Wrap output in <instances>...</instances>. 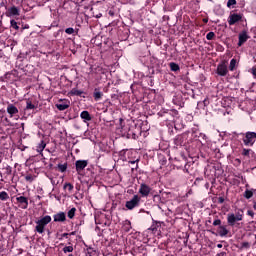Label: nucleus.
Instances as JSON below:
<instances>
[{
    "instance_id": "473e14b6",
    "label": "nucleus",
    "mask_w": 256,
    "mask_h": 256,
    "mask_svg": "<svg viewBox=\"0 0 256 256\" xmlns=\"http://www.w3.org/2000/svg\"><path fill=\"white\" fill-rule=\"evenodd\" d=\"M241 247L242 249H249V247H251V244H249V242H243Z\"/></svg>"
},
{
    "instance_id": "0eeeda50",
    "label": "nucleus",
    "mask_w": 256,
    "mask_h": 256,
    "mask_svg": "<svg viewBox=\"0 0 256 256\" xmlns=\"http://www.w3.org/2000/svg\"><path fill=\"white\" fill-rule=\"evenodd\" d=\"M88 162L87 160H78L76 161V171L77 173H81L85 167H87Z\"/></svg>"
},
{
    "instance_id": "f257e3e1",
    "label": "nucleus",
    "mask_w": 256,
    "mask_h": 256,
    "mask_svg": "<svg viewBox=\"0 0 256 256\" xmlns=\"http://www.w3.org/2000/svg\"><path fill=\"white\" fill-rule=\"evenodd\" d=\"M50 221H51V216H49V215H46V216L42 217L41 219L37 220L35 231H37V233H40V234L45 233V227H47V225H49Z\"/></svg>"
},
{
    "instance_id": "2eb2a0df",
    "label": "nucleus",
    "mask_w": 256,
    "mask_h": 256,
    "mask_svg": "<svg viewBox=\"0 0 256 256\" xmlns=\"http://www.w3.org/2000/svg\"><path fill=\"white\" fill-rule=\"evenodd\" d=\"M81 119H83L84 123H87V121H91V114H89L88 111H83L80 114Z\"/></svg>"
},
{
    "instance_id": "79ce46f5",
    "label": "nucleus",
    "mask_w": 256,
    "mask_h": 256,
    "mask_svg": "<svg viewBox=\"0 0 256 256\" xmlns=\"http://www.w3.org/2000/svg\"><path fill=\"white\" fill-rule=\"evenodd\" d=\"M218 249H221L223 247V244H217Z\"/></svg>"
},
{
    "instance_id": "4be33fe9",
    "label": "nucleus",
    "mask_w": 256,
    "mask_h": 256,
    "mask_svg": "<svg viewBox=\"0 0 256 256\" xmlns=\"http://www.w3.org/2000/svg\"><path fill=\"white\" fill-rule=\"evenodd\" d=\"M10 25L13 29H15L16 31H19V25H17V22L15 20H11Z\"/></svg>"
},
{
    "instance_id": "c756f323",
    "label": "nucleus",
    "mask_w": 256,
    "mask_h": 256,
    "mask_svg": "<svg viewBox=\"0 0 256 256\" xmlns=\"http://www.w3.org/2000/svg\"><path fill=\"white\" fill-rule=\"evenodd\" d=\"M65 33H67V35H73V33H75V29L73 28H67L65 30Z\"/></svg>"
},
{
    "instance_id": "37998d69",
    "label": "nucleus",
    "mask_w": 256,
    "mask_h": 256,
    "mask_svg": "<svg viewBox=\"0 0 256 256\" xmlns=\"http://www.w3.org/2000/svg\"><path fill=\"white\" fill-rule=\"evenodd\" d=\"M102 15L101 14H98L96 15V18L99 19Z\"/></svg>"
},
{
    "instance_id": "c03bdc74",
    "label": "nucleus",
    "mask_w": 256,
    "mask_h": 256,
    "mask_svg": "<svg viewBox=\"0 0 256 256\" xmlns=\"http://www.w3.org/2000/svg\"><path fill=\"white\" fill-rule=\"evenodd\" d=\"M203 21H204V23H207L208 20L207 19H203Z\"/></svg>"
},
{
    "instance_id": "1a4fd4ad",
    "label": "nucleus",
    "mask_w": 256,
    "mask_h": 256,
    "mask_svg": "<svg viewBox=\"0 0 256 256\" xmlns=\"http://www.w3.org/2000/svg\"><path fill=\"white\" fill-rule=\"evenodd\" d=\"M217 73L218 75H220L221 77H225V75H227L228 70H227V65L225 64H220L217 67Z\"/></svg>"
},
{
    "instance_id": "6ab92c4d",
    "label": "nucleus",
    "mask_w": 256,
    "mask_h": 256,
    "mask_svg": "<svg viewBox=\"0 0 256 256\" xmlns=\"http://www.w3.org/2000/svg\"><path fill=\"white\" fill-rule=\"evenodd\" d=\"M236 65H237V60L232 59V60L230 61V66H229L230 71H234Z\"/></svg>"
},
{
    "instance_id": "a18cd8bd",
    "label": "nucleus",
    "mask_w": 256,
    "mask_h": 256,
    "mask_svg": "<svg viewBox=\"0 0 256 256\" xmlns=\"http://www.w3.org/2000/svg\"><path fill=\"white\" fill-rule=\"evenodd\" d=\"M24 29H29V26H25Z\"/></svg>"
},
{
    "instance_id": "f3484780",
    "label": "nucleus",
    "mask_w": 256,
    "mask_h": 256,
    "mask_svg": "<svg viewBox=\"0 0 256 256\" xmlns=\"http://www.w3.org/2000/svg\"><path fill=\"white\" fill-rule=\"evenodd\" d=\"M7 199H9V194H7L5 191L0 192V200L7 201Z\"/></svg>"
},
{
    "instance_id": "9d476101",
    "label": "nucleus",
    "mask_w": 256,
    "mask_h": 256,
    "mask_svg": "<svg viewBox=\"0 0 256 256\" xmlns=\"http://www.w3.org/2000/svg\"><path fill=\"white\" fill-rule=\"evenodd\" d=\"M69 101L67 100H60L58 104H56V107L59 111H65V109H69Z\"/></svg>"
},
{
    "instance_id": "39448f33",
    "label": "nucleus",
    "mask_w": 256,
    "mask_h": 256,
    "mask_svg": "<svg viewBox=\"0 0 256 256\" xmlns=\"http://www.w3.org/2000/svg\"><path fill=\"white\" fill-rule=\"evenodd\" d=\"M139 193L142 195V197H147L151 193V187H149L147 184H141Z\"/></svg>"
},
{
    "instance_id": "20e7f679",
    "label": "nucleus",
    "mask_w": 256,
    "mask_h": 256,
    "mask_svg": "<svg viewBox=\"0 0 256 256\" xmlns=\"http://www.w3.org/2000/svg\"><path fill=\"white\" fill-rule=\"evenodd\" d=\"M141 201V198H139L138 195H134L133 198L126 202V208L130 211L135 209V207L139 206V202Z\"/></svg>"
},
{
    "instance_id": "2f4dec72",
    "label": "nucleus",
    "mask_w": 256,
    "mask_h": 256,
    "mask_svg": "<svg viewBox=\"0 0 256 256\" xmlns=\"http://www.w3.org/2000/svg\"><path fill=\"white\" fill-rule=\"evenodd\" d=\"M25 180L28 181L29 183H33L34 178L32 175H27L25 176Z\"/></svg>"
},
{
    "instance_id": "9b49d317",
    "label": "nucleus",
    "mask_w": 256,
    "mask_h": 256,
    "mask_svg": "<svg viewBox=\"0 0 256 256\" xmlns=\"http://www.w3.org/2000/svg\"><path fill=\"white\" fill-rule=\"evenodd\" d=\"M7 113L10 115V117H13L14 115H17V113H19V109H17L13 104H8Z\"/></svg>"
},
{
    "instance_id": "423d86ee",
    "label": "nucleus",
    "mask_w": 256,
    "mask_h": 256,
    "mask_svg": "<svg viewBox=\"0 0 256 256\" xmlns=\"http://www.w3.org/2000/svg\"><path fill=\"white\" fill-rule=\"evenodd\" d=\"M16 201L18 203H20L21 209H27V207L29 206V201L27 200V198L25 196L17 197Z\"/></svg>"
},
{
    "instance_id": "f8f14e48",
    "label": "nucleus",
    "mask_w": 256,
    "mask_h": 256,
    "mask_svg": "<svg viewBox=\"0 0 256 256\" xmlns=\"http://www.w3.org/2000/svg\"><path fill=\"white\" fill-rule=\"evenodd\" d=\"M7 15L8 17L19 16V8L15 6L10 7L7 11Z\"/></svg>"
},
{
    "instance_id": "e433bc0d",
    "label": "nucleus",
    "mask_w": 256,
    "mask_h": 256,
    "mask_svg": "<svg viewBox=\"0 0 256 256\" xmlns=\"http://www.w3.org/2000/svg\"><path fill=\"white\" fill-rule=\"evenodd\" d=\"M69 236V233H64L61 235V237L59 238L60 240L63 239V237H68Z\"/></svg>"
},
{
    "instance_id": "c9c22d12",
    "label": "nucleus",
    "mask_w": 256,
    "mask_h": 256,
    "mask_svg": "<svg viewBox=\"0 0 256 256\" xmlns=\"http://www.w3.org/2000/svg\"><path fill=\"white\" fill-rule=\"evenodd\" d=\"M213 225L215 227H217V225H221V220H219V219L214 220Z\"/></svg>"
},
{
    "instance_id": "ddd939ff",
    "label": "nucleus",
    "mask_w": 256,
    "mask_h": 256,
    "mask_svg": "<svg viewBox=\"0 0 256 256\" xmlns=\"http://www.w3.org/2000/svg\"><path fill=\"white\" fill-rule=\"evenodd\" d=\"M247 39H249V36L247 35V32H242L239 34V42L238 46L241 47L243 43L247 42Z\"/></svg>"
},
{
    "instance_id": "c85d7f7f",
    "label": "nucleus",
    "mask_w": 256,
    "mask_h": 256,
    "mask_svg": "<svg viewBox=\"0 0 256 256\" xmlns=\"http://www.w3.org/2000/svg\"><path fill=\"white\" fill-rule=\"evenodd\" d=\"M64 189H68V191H73V185L71 183H66L64 185Z\"/></svg>"
},
{
    "instance_id": "58836bf2",
    "label": "nucleus",
    "mask_w": 256,
    "mask_h": 256,
    "mask_svg": "<svg viewBox=\"0 0 256 256\" xmlns=\"http://www.w3.org/2000/svg\"><path fill=\"white\" fill-rule=\"evenodd\" d=\"M252 73H253L254 77H256V68H253Z\"/></svg>"
},
{
    "instance_id": "7ed1b4c3",
    "label": "nucleus",
    "mask_w": 256,
    "mask_h": 256,
    "mask_svg": "<svg viewBox=\"0 0 256 256\" xmlns=\"http://www.w3.org/2000/svg\"><path fill=\"white\" fill-rule=\"evenodd\" d=\"M256 140L255 132H247L243 138V143L247 146H252Z\"/></svg>"
},
{
    "instance_id": "4c0bfd02",
    "label": "nucleus",
    "mask_w": 256,
    "mask_h": 256,
    "mask_svg": "<svg viewBox=\"0 0 256 256\" xmlns=\"http://www.w3.org/2000/svg\"><path fill=\"white\" fill-rule=\"evenodd\" d=\"M247 214L250 215V217H253V215H255V213H253V211H251V210H249V211L247 212Z\"/></svg>"
},
{
    "instance_id": "4468645a",
    "label": "nucleus",
    "mask_w": 256,
    "mask_h": 256,
    "mask_svg": "<svg viewBox=\"0 0 256 256\" xmlns=\"http://www.w3.org/2000/svg\"><path fill=\"white\" fill-rule=\"evenodd\" d=\"M66 216L64 212H60L54 215V221L55 222H63L65 221Z\"/></svg>"
},
{
    "instance_id": "49530a36",
    "label": "nucleus",
    "mask_w": 256,
    "mask_h": 256,
    "mask_svg": "<svg viewBox=\"0 0 256 256\" xmlns=\"http://www.w3.org/2000/svg\"><path fill=\"white\" fill-rule=\"evenodd\" d=\"M70 235H75V232L70 233Z\"/></svg>"
},
{
    "instance_id": "f03ea898",
    "label": "nucleus",
    "mask_w": 256,
    "mask_h": 256,
    "mask_svg": "<svg viewBox=\"0 0 256 256\" xmlns=\"http://www.w3.org/2000/svg\"><path fill=\"white\" fill-rule=\"evenodd\" d=\"M228 225L233 227L237 221H243V211L237 212L236 214L229 213L227 215Z\"/></svg>"
},
{
    "instance_id": "de8ad7c7",
    "label": "nucleus",
    "mask_w": 256,
    "mask_h": 256,
    "mask_svg": "<svg viewBox=\"0 0 256 256\" xmlns=\"http://www.w3.org/2000/svg\"><path fill=\"white\" fill-rule=\"evenodd\" d=\"M131 163H135V161H131Z\"/></svg>"
},
{
    "instance_id": "a211bd4d",
    "label": "nucleus",
    "mask_w": 256,
    "mask_h": 256,
    "mask_svg": "<svg viewBox=\"0 0 256 256\" xmlns=\"http://www.w3.org/2000/svg\"><path fill=\"white\" fill-rule=\"evenodd\" d=\"M47 147V144H45L43 141L37 146V152L42 153V151Z\"/></svg>"
},
{
    "instance_id": "6e6552de",
    "label": "nucleus",
    "mask_w": 256,
    "mask_h": 256,
    "mask_svg": "<svg viewBox=\"0 0 256 256\" xmlns=\"http://www.w3.org/2000/svg\"><path fill=\"white\" fill-rule=\"evenodd\" d=\"M238 21H241V15L239 14H231L228 18L229 25H235Z\"/></svg>"
},
{
    "instance_id": "7c9ffc66",
    "label": "nucleus",
    "mask_w": 256,
    "mask_h": 256,
    "mask_svg": "<svg viewBox=\"0 0 256 256\" xmlns=\"http://www.w3.org/2000/svg\"><path fill=\"white\" fill-rule=\"evenodd\" d=\"M237 1L236 0H228L227 2V7H231L233 5H236Z\"/></svg>"
},
{
    "instance_id": "b1692460",
    "label": "nucleus",
    "mask_w": 256,
    "mask_h": 256,
    "mask_svg": "<svg viewBox=\"0 0 256 256\" xmlns=\"http://www.w3.org/2000/svg\"><path fill=\"white\" fill-rule=\"evenodd\" d=\"M63 251L64 253H73V246H65Z\"/></svg>"
},
{
    "instance_id": "a19ab883",
    "label": "nucleus",
    "mask_w": 256,
    "mask_h": 256,
    "mask_svg": "<svg viewBox=\"0 0 256 256\" xmlns=\"http://www.w3.org/2000/svg\"><path fill=\"white\" fill-rule=\"evenodd\" d=\"M225 200L223 198H219V203H223Z\"/></svg>"
},
{
    "instance_id": "bb28decb",
    "label": "nucleus",
    "mask_w": 256,
    "mask_h": 256,
    "mask_svg": "<svg viewBox=\"0 0 256 256\" xmlns=\"http://www.w3.org/2000/svg\"><path fill=\"white\" fill-rule=\"evenodd\" d=\"M245 197L246 199H251V197H253V192L251 190H246Z\"/></svg>"
},
{
    "instance_id": "393cba45",
    "label": "nucleus",
    "mask_w": 256,
    "mask_h": 256,
    "mask_svg": "<svg viewBox=\"0 0 256 256\" xmlns=\"http://www.w3.org/2000/svg\"><path fill=\"white\" fill-rule=\"evenodd\" d=\"M215 38V33L214 32H209L207 35H206V39L208 41H212V39Z\"/></svg>"
},
{
    "instance_id": "a878e982",
    "label": "nucleus",
    "mask_w": 256,
    "mask_h": 256,
    "mask_svg": "<svg viewBox=\"0 0 256 256\" xmlns=\"http://www.w3.org/2000/svg\"><path fill=\"white\" fill-rule=\"evenodd\" d=\"M58 169H59L62 173H65V171H67V165H65V164H59V165H58Z\"/></svg>"
},
{
    "instance_id": "72a5a7b5",
    "label": "nucleus",
    "mask_w": 256,
    "mask_h": 256,
    "mask_svg": "<svg viewBox=\"0 0 256 256\" xmlns=\"http://www.w3.org/2000/svg\"><path fill=\"white\" fill-rule=\"evenodd\" d=\"M249 153H251V150H249V149H243V151H242V155H244L246 157H248Z\"/></svg>"
},
{
    "instance_id": "ea45409f",
    "label": "nucleus",
    "mask_w": 256,
    "mask_h": 256,
    "mask_svg": "<svg viewBox=\"0 0 256 256\" xmlns=\"http://www.w3.org/2000/svg\"><path fill=\"white\" fill-rule=\"evenodd\" d=\"M225 255H226L225 252H221V253L218 254V256H225Z\"/></svg>"
},
{
    "instance_id": "09e8293b",
    "label": "nucleus",
    "mask_w": 256,
    "mask_h": 256,
    "mask_svg": "<svg viewBox=\"0 0 256 256\" xmlns=\"http://www.w3.org/2000/svg\"><path fill=\"white\" fill-rule=\"evenodd\" d=\"M69 256H73V254H70Z\"/></svg>"
},
{
    "instance_id": "cd10ccee",
    "label": "nucleus",
    "mask_w": 256,
    "mask_h": 256,
    "mask_svg": "<svg viewBox=\"0 0 256 256\" xmlns=\"http://www.w3.org/2000/svg\"><path fill=\"white\" fill-rule=\"evenodd\" d=\"M26 109H35V105H33V103H31V101H27Z\"/></svg>"
},
{
    "instance_id": "aec40b11",
    "label": "nucleus",
    "mask_w": 256,
    "mask_h": 256,
    "mask_svg": "<svg viewBox=\"0 0 256 256\" xmlns=\"http://www.w3.org/2000/svg\"><path fill=\"white\" fill-rule=\"evenodd\" d=\"M75 211H77L76 208H71L69 211H68V217L69 219H73L75 217Z\"/></svg>"
},
{
    "instance_id": "dca6fc26",
    "label": "nucleus",
    "mask_w": 256,
    "mask_h": 256,
    "mask_svg": "<svg viewBox=\"0 0 256 256\" xmlns=\"http://www.w3.org/2000/svg\"><path fill=\"white\" fill-rule=\"evenodd\" d=\"M218 233H219L220 237H226V235L229 234V230H227V228L225 226H219Z\"/></svg>"
},
{
    "instance_id": "f704fd0d",
    "label": "nucleus",
    "mask_w": 256,
    "mask_h": 256,
    "mask_svg": "<svg viewBox=\"0 0 256 256\" xmlns=\"http://www.w3.org/2000/svg\"><path fill=\"white\" fill-rule=\"evenodd\" d=\"M81 93H82V92L79 91V90H72V91H71V94H72V95H81Z\"/></svg>"
},
{
    "instance_id": "5701e85b",
    "label": "nucleus",
    "mask_w": 256,
    "mask_h": 256,
    "mask_svg": "<svg viewBox=\"0 0 256 256\" xmlns=\"http://www.w3.org/2000/svg\"><path fill=\"white\" fill-rule=\"evenodd\" d=\"M101 97H103V93H101L99 91L94 92V99L96 101H99V99H101Z\"/></svg>"
},
{
    "instance_id": "412c9836",
    "label": "nucleus",
    "mask_w": 256,
    "mask_h": 256,
    "mask_svg": "<svg viewBox=\"0 0 256 256\" xmlns=\"http://www.w3.org/2000/svg\"><path fill=\"white\" fill-rule=\"evenodd\" d=\"M170 69H171V71H179V65L174 62H171Z\"/></svg>"
}]
</instances>
